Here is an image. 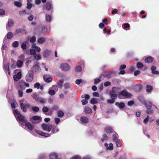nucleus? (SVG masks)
<instances>
[{"label":"nucleus","instance_id":"40","mask_svg":"<svg viewBox=\"0 0 159 159\" xmlns=\"http://www.w3.org/2000/svg\"><path fill=\"white\" fill-rule=\"evenodd\" d=\"M108 139V138L106 134H104L103 136V138L102 139V140L104 142V141L107 140Z\"/></svg>","mask_w":159,"mask_h":159},{"label":"nucleus","instance_id":"61","mask_svg":"<svg viewBox=\"0 0 159 159\" xmlns=\"http://www.w3.org/2000/svg\"><path fill=\"white\" fill-rule=\"evenodd\" d=\"M113 99H108L107 100L108 103L109 104L113 103L115 101Z\"/></svg>","mask_w":159,"mask_h":159},{"label":"nucleus","instance_id":"2","mask_svg":"<svg viewBox=\"0 0 159 159\" xmlns=\"http://www.w3.org/2000/svg\"><path fill=\"white\" fill-rule=\"evenodd\" d=\"M33 79V73L32 71H29L25 77V80L28 82H31Z\"/></svg>","mask_w":159,"mask_h":159},{"label":"nucleus","instance_id":"46","mask_svg":"<svg viewBox=\"0 0 159 159\" xmlns=\"http://www.w3.org/2000/svg\"><path fill=\"white\" fill-rule=\"evenodd\" d=\"M34 87L36 88L37 89H39L40 86V84L39 82L36 83L34 84Z\"/></svg>","mask_w":159,"mask_h":159},{"label":"nucleus","instance_id":"8","mask_svg":"<svg viewBox=\"0 0 159 159\" xmlns=\"http://www.w3.org/2000/svg\"><path fill=\"white\" fill-rule=\"evenodd\" d=\"M32 70L37 73H39L41 71V69L39 66L37 64L34 65L32 67Z\"/></svg>","mask_w":159,"mask_h":159},{"label":"nucleus","instance_id":"31","mask_svg":"<svg viewBox=\"0 0 159 159\" xmlns=\"http://www.w3.org/2000/svg\"><path fill=\"white\" fill-rule=\"evenodd\" d=\"M64 115V113L62 111H59L57 112V116L59 117H61L63 116Z\"/></svg>","mask_w":159,"mask_h":159},{"label":"nucleus","instance_id":"32","mask_svg":"<svg viewBox=\"0 0 159 159\" xmlns=\"http://www.w3.org/2000/svg\"><path fill=\"white\" fill-rule=\"evenodd\" d=\"M57 157L56 154L55 153H52L50 155V158H51V159H61L60 158L57 159Z\"/></svg>","mask_w":159,"mask_h":159},{"label":"nucleus","instance_id":"10","mask_svg":"<svg viewBox=\"0 0 159 159\" xmlns=\"http://www.w3.org/2000/svg\"><path fill=\"white\" fill-rule=\"evenodd\" d=\"M41 127L43 130L48 132L50 131V126L49 125L44 123L42 125Z\"/></svg>","mask_w":159,"mask_h":159},{"label":"nucleus","instance_id":"13","mask_svg":"<svg viewBox=\"0 0 159 159\" xmlns=\"http://www.w3.org/2000/svg\"><path fill=\"white\" fill-rule=\"evenodd\" d=\"M52 89L50 90V95H53L55 94L57 90V86H54L52 87Z\"/></svg>","mask_w":159,"mask_h":159},{"label":"nucleus","instance_id":"9","mask_svg":"<svg viewBox=\"0 0 159 159\" xmlns=\"http://www.w3.org/2000/svg\"><path fill=\"white\" fill-rule=\"evenodd\" d=\"M21 77V73L20 72H18L17 75H15L13 76L14 80L16 82L18 81Z\"/></svg>","mask_w":159,"mask_h":159},{"label":"nucleus","instance_id":"5","mask_svg":"<svg viewBox=\"0 0 159 159\" xmlns=\"http://www.w3.org/2000/svg\"><path fill=\"white\" fill-rule=\"evenodd\" d=\"M24 99H21L19 101V102L21 109L23 112H25L27 111V109L25 107V104L23 103V102H24Z\"/></svg>","mask_w":159,"mask_h":159},{"label":"nucleus","instance_id":"28","mask_svg":"<svg viewBox=\"0 0 159 159\" xmlns=\"http://www.w3.org/2000/svg\"><path fill=\"white\" fill-rule=\"evenodd\" d=\"M23 62L21 61L18 60L17 62L16 65L19 68L21 67L23 65Z\"/></svg>","mask_w":159,"mask_h":159},{"label":"nucleus","instance_id":"27","mask_svg":"<svg viewBox=\"0 0 159 159\" xmlns=\"http://www.w3.org/2000/svg\"><path fill=\"white\" fill-rule=\"evenodd\" d=\"M33 98L37 101H39L40 98H39V96L36 93H34L32 96Z\"/></svg>","mask_w":159,"mask_h":159},{"label":"nucleus","instance_id":"43","mask_svg":"<svg viewBox=\"0 0 159 159\" xmlns=\"http://www.w3.org/2000/svg\"><path fill=\"white\" fill-rule=\"evenodd\" d=\"M45 20L47 22H50V15L47 14L45 15Z\"/></svg>","mask_w":159,"mask_h":159},{"label":"nucleus","instance_id":"20","mask_svg":"<svg viewBox=\"0 0 159 159\" xmlns=\"http://www.w3.org/2000/svg\"><path fill=\"white\" fill-rule=\"evenodd\" d=\"M81 121L83 123H87L88 122V118L85 116H83L81 118Z\"/></svg>","mask_w":159,"mask_h":159},{"label":"nucleus","instance_id":"37","mask_svg":"<svg viewBox=\"0 0 159 159\" xmlns=\"http://www.w3.org/2000/svg\"><path fill=\"white\" fill-rule=\"evenodd\" d=\"M136 66L138 68H142L143 66L142 63L140 62H138L137 63Z\"/></svg>","mask_w":159,"mask_h":159},{"label":"nucleus","instance_id":"64","mask_svg":"<svg viewBox=\"0 0 159 159\" xmlns=\"http://www.w3.org/2000/svg\"><path fill=\"white\" fill-rule=\"evenodd\" d=\"M71 159H81V157L79 156H76L72 157Z\"/></svg>","mask_w":159,"mask_h":159},{"label":"nucleus","instance_id":"38","mask_svg":"<svg viewBox=\"0 0 159 159\" xmlns=\"http://www.w3.org/2000/svg\"><path fill=\"white\" fill-rule=\"evenodd\" d=\"M75 70L77 72H80L82 70V67L80 66H78L75 67Z\"/></svg>","mask_w":159,"mask_h":159},{"label":"nucleus","instance_id":"29","mask_svg":"<svg viewBox=\"0 0 159 159\" xmlns=\"http://www.w3.org/2000/svg\"><path fill=\"white\" fill-rule=\"evenodd\" d=\"M14 4L16 6L19 7H20L22 5L21 3L18 1H15Z\"/></svg>","mask_w":159,"mask_h":159},{"label":"nucleus","instance_id":"45","mask_svg":"<svg viewBox=\"0 0 159 159\" xmlns=\"http://www.w3.org/2000/svg\"><path fill=\"white\" fill-rule=\"evenodd\" d=\"M45 8L48 11L50 10V2H48L45 6Z\"/></svg>","mask_w":159,"mask_h":159},{"label":"nucleus","instance_id":"62","mask_svg":"<svg viewBox=\"0 0 159 159\" xmlns=\"http://www.w3.org/2000/svg\"><path fill=\"white\" fill-rule=\"evenodd\" d=\"M113 140L114 141H115V142H116V141L119 140L117 138V136L115 134L113 135Z\"/></svg>","mask_w":159,"mask_h":159},{"label":"nucleus","instance_id":"55","mask_svg":"<svg viewBox=\"0 0 159 159\" xmlns=\"http://www.w3.org/2000/svg\"><path fill=\"white\" fill-rule=\"evenodd\" d=\"M54 121L55 123L56 124H58L60 122V120L58 118H56L54 119Z\"/></svg>","mask_w":159,"mask_h":159},{"label":"nucleus","instance_id":"25","mask_svg":"<svg viewBox=\"0 0 159 159\" xmlns=\"http://www.w3.org/2000/svg\"><path fill=\"white\" fill-rule=\"evenodd\" d=\"M105 131L108 133H110L112 132V129L110 127H107L105 128Z\"/></svg>","mask_w":159,"mask_h":159},{"label":"nucleus","instance_id":"18","mask_svg":"<svg viewBox=\"0 0 159 159\" xmlns=\"http://www.w3.org/2000/svg\"><path fill=\"white\" fill-rule=\"evenodd\" d=\"M153 61V59L151 57H149L146 58L145 60V62L150 63L152 62Z\"/></svg>","mask_w":159,"mask_h":159},{"label":"nucleus","instance_id":"51","mask_svg":"<svg viewBox=\"0 0 159 159\" xmlns=\"http://www.w3.org/2000/svg\"><path fill=\"white\" fill-rule=\"evenodd\" d=\"M82 97L84 98L85 99L89 100L90 98V96L88 94H85L84 95H82Z\"/></svg>","mask_w":159,"mask_h":159},{"label":"nucleus","instance_id":"24","mask_svg":"<svg viewBox=\"0 0 159 159\" xmlns=\"http://www.w3.org/2000/svg\"><path fill=\"white\" fill-rule=\"evenodd\" d=\"M146 89L147 92L150 93L152 90V87L150 85H148L146 86Z\"/></svg>","mask_w":159,"mask_h":159},{"label":"nucleus","instance_id":"52","mask_svg":"<svg viewBox=\"0 0 159 159\" xmlns=\"http://www.w3.org/2000/svg\"><path fill=\"white\" fill-rule=\"evenodd\" d=\"M32 6V4L31 3H27V5L26 8L28 10H30L31 9Z\"/></svg>","mask_w":159,"mask_h":159},{"label":"nucleus","instance_id":"63","mask_svg":"<svg viewBox=\"0 0 159 159\" xmlns=\"http://www.w3.org/2000/svg\"><path fill=\"white\" fill-rule=\"evenodd\" d=\"M18 94L19 97H21L22 96L23 92L22 90H19L18 91Z\"/></svg>","mask_w":159,"mask_h":159},{"label":"nucleus","instance_id":"39","mask_svg":"<svg viewBox=\"0 0 159 159\" xmlns=\"http://www.w3.org/2000/svg\"><path fill=\"white\" fill-rule=\"evenodd\" d=\"M47 28L46 26H43L42 27V32L44 34L47 31Z\"/></svg>","mask_w":159,"mask_h":159},{"label":"nucleus","instance_id":"50","mask_svg":"<svg viewBox=\"0 0 159 159\" xmlns=\"http://www.w3.org/2000/svg\"><path fill=\"white\" fill-rule=\"evenodd\" d=\"M149 118V116H148L147 117V118L143 120V122L144 124H147L148 123V121Z\"/></svg>","mask_w":159,"mask_h":159},{"label":"nucleus","instance_id":"1","mask_svg":"<svg viewBox=\"0 0 159 159\" xmlns=\"http://www.w3.org/2000/svg\"><path fill=\"white\" fill-rule=\"evenodd\" d=\"M13 112L17 120L19 121L20 125L24 126V123L27 121L25 116L21 115L17 109L14 110Z\"/></svg>","mask_w":159,"mask_h":159},{"label":"nucleus","instance_id":"17","mask_svg":"<svg viewBox=\"0 0 159 159\" xmlns=\"http://www.w3.org/2000/svg\"><path fill=\"white\" fill-rule=\"evenodd\" d=\"M84 112L86 114H90L92 113V109L89 107H86L84 109Z\"/></svg>","mask_w":159,"mask_h":159},{"label":"nucleus","instance_id":"48","mask_svg":"<svg viewBox=\"0 0 159 159\" xmlns=\"http://www.w3.org/2000/svg\"><path fill=\"white\" fill-rule=\"evenodd\" d=\"M111 98L112 99L114 100L117 97V94L115 93L112 94V93H111Z\"/></svg>","mask_w":159,"mask_h":159},{"label":"nucleus","instance_id":"57","mask_svg":"<svg viewBox=\"0 0 159 159\" xmlns=\"http://www.w3.org/2000/svg\"><path fill=\"white\" fill-rule=\"evenodd\" d=\"M5 11L3 9H0V15H3L5 14Z\"/></svg>","mask_w":159,"mask_h":159},{"label":"nucleus","instance_id":"26","mask_svg":"<svg viewBox=\"0 0 159 159\" xmlns=\"http://www.w3.org/2000/svg\"><path fill=\"white\" fill-rule=\"evenodd\" d=\"M12 45L14 48H17L19 46V42L17 41H15L12 43Z\"/></svg>","mask_w":159,"mask_h":159},{"label":"nucleus","instance_id":"15","mask_svg":"<svg viewBox=\"0 0 159 159\" xmlns=\"http://www.w3.org/2000/svg\"><path fill=\"white\" fill-rule=\"evenodd\" d=\"M134 89L137 91H139L142 89V86L141 84H138L134 86Z\"/></svg>","mask_w":159,"mask_h":159},{"label":"nucleus","instance_id":"23","mask_svg":"<svg viewBox=\"0 0 159 159\" xmlns=\"http://www.w3.org/2000/svg\"><path fill=\"white\" fill-rule=\"evenodd\" d=\"M45 38H41L38 39L37 42L39 43L42 44L45 42Z\"/></svg>","mask_w":159,"mask_h":159},{"label":"nucleus","instance_id":"47","mask_svg":"<svg viewBox=\"0 0 159 159\" xmlns=\"http://www.w3.org/2000/svg\"><path fill=\"white\" fill-rule=\"evenodd\" d=\"M32 110L34 112H38L39 110V108L37 107H32Z\"/></svg>","mask_w":159,"mask_h":159},{"label":"nucleus","instance_id":"3","mask_svg":"<svg viewBox=\"0 0 159 159\" xmlns=\"http://www.w3.org/2000/svg\"><path fill=\"white\" fill-rule=\"evenodd\" d=\"M20 87L22 89H25L26 87L29 88L30 87V84L27 83H26L24 81L21 80L19 83Z\"/></svg>","mask_w":159,"mask_h":159},{"label":"nucleus","instance_id":"12","mask_svg":"<svg viewBox=\"0 0 159 159\" xmlns=\"http://www.w3.org/2000/svg\"><path fill=\"white\" fill-rule=\"evenodd\" d=\"M36 132L39 135L45 137H48L49 136V134L47 133L43 132L42 131L36 130Z\"/></svg>","mask_w":159,"mask_h":159},{"label":"nucleus","instance_id":"42","mask_svg":"<svg viewBox=\"0 0 159 159\" xmlns=\"http://www.w3.org/2000/svg\"><path fill=\"white\" fill-rule=\"evenodd\" d=\"M19 14L20 16H23L26 14V12L25 10H22L19 12Z\"/></svg>","mask_w":159,"mask_h":159},{"label":"nucleus","instance_id":"14","mask_svg":"<svg viewBox=\"0 0 159 159\" xmlns=\"http://www.w3.org/2000/svg\"><path fill=\"white\" fill-rule=\"evenodd\" d=\"M3 67L6 73H7V71L8 75H10V73L9 68L8 65L5 64H3Z\"/></svg>","mask_w":159,"mask_h":159},{"label":"nucleus","instance_id":"41","mask_svg":"<svg viewBox=\"0 0 159 159\" xmlns=\"http://www.w3.org/2000/svg\"><path fill=\"white\" fill-rule=\"evenodd\" d=\"M33 119L34 120H40L42 119L41 117L38 116H34L33 117Z\"/></svg>","mask_w":159,"mask_h":159},{"label":"nucleus","instance_id":"19","mask_svg":"<svg viewBox=\"0 0 159 159\" xmlns=\"http://www.w3.org/2000/svg\"><path fill=\"white\" fill-rule=\"evenodd\" d=\"M116 105L119 107L120 109H122L125 106V104L123 102H120L119 103L118 102H116Z\"/></svg>","mask_w":159,"mask_h":159},{"label":"nucleus","instance_id":"56","mask_svg":"<svg viewBox=\"0 0 159 159\" xmlns=\"http://www.w3.org/2000/svg\"><path fill=\"white\" fill-rule=\"evenodd\" d=\"M82 102L83 105H85L88 103V101L87 99H83L82 100Z\"/></svg>","mask_w":159,"mask_h":159},{"label":"nucleus","instance_id":"16","mask_svg":"<svg viewBox=\"0 0 159 159\" xmlns=\"http://www.w3.org/2000/svg\"><path fill=\"white\" fill-rule=\"evenodd\" d=\"M156 66H152L151 67V69L152 71V73L153 74L155 75H157L159 74V72L157 70H156Z\"/></svg>","mask_w":159,"mask_h":159},{"label":"nucleus","instance_id":"34","mask_svg":"<svg viewBox=\"0 0 159 159\" xmlns=\"http://www.w3.org/2000/svg\"><path fill=\"white\" fill-rule=\"evenodd\" d=\"M49 51L48 50H45L43 53V56L45 57H47L48 56L49 54Z\"/></svg>","mask_w":159,"mask_h":159},{"label":"nucleus","instance_id":"58","mask_svg":"<svg viewBox=\"0 0 159 159\" xmlns=\"http://www.w3.org/2000/svg\"><path fill=\"white\" fill-rule=\"evenodd\" d=\"M64 86L66 89H69L70 88V85L69 83H65Z\"/></svg>","mask_w":159,"mask_h":159},{"label":"nucleus","instance_id":"30","mask_svg":"<svg viewBox=\"0 0 159 159\" xmlns=\"http://www.w3.org/2000/svg\"><path fill=\"white\" fill-rule=\"evenodd\" d=\"M43 79L44 81L46 82L49 83L50 82V77H48L47 75H45L43 76Z\"/></svg>","mask_w":159,"mask_h":159},{"label":"nucleus","instance_id":"7","mask_svg":"<svg viewBox=\"0 0 159 159\" xmlns=\"http://www.w3.org/2000/svg\"><path fill=\"white\" fill-rule=\"evenodd\" d=\"M14 25V21L11 19L8 20V23L6 25V28L7 30H9L10 27H12Z\"/></svg>","mask_w":159,"mask_h":159},{"label":"nucleus","instance_id":"35","mask_svg":"<svg viewBox=\"0 0 159 159\" xmlns=\"http://www.w3.org/2000/svg\"><path fill=\"white\" fill-rule=\"evenodd\" d=\"M25 30L22 29H18L16 30L15 34H17L19 33H22Z\"/></svg>","mask_w":159,"mask_h":159},{"label":"nucleus","instance_id":"44","mask_svg":"<svg viewBox=\"0 0 159 159\" xmlns=\"http://www.w3.org/2000/svg\"><path fill=\"white\" fill-rule=\"evenodd\" d=\"M34 58L35 59L37 60H39L41 59V57L39 54L35 55L34 56Z\"/></svg>","mask_w":159,"mask_h":159},{"label":"nucleus","instance_id":"54","mask_svg":"<svg viewBox=\"0 0 159 159\" xmlns=\"http://www.w3.org/2000/svg\"><path fill=\"white\" fill-rule=\"evenodd\" d=\"M101 81V80L100 78L96 79L94 80V84H97Z\"/></svg>","mask_w":159,"mask_h":159},{"label":"nucleus","instance_id":"33","mask_svg":"<svg viewBox=\"0 0 159 159\" xmlns=\"http://www.w3.org/2000/svg\"><path fill=\"white\" fill-rule=\"evenodd\" d=\"M90 102L91 104H93L97 103L98 101L96 98H93L91 99Z\"/></svg>","mask_w":159,"mask_h":159},{"label":"nucleus","instance_id":"53","mask_svg":"<svg viewBox=\"0 0 159 159\" xmlns=\"http://www.w3.org/2000/svg\"><path fill=\"white\" fill-rule=\"evenodd\" d=\"M30 53L32 55L34 56L36 55V51L34 49H31L30 50Z\"/></svg>","mask_w":159,"mask_h":159},{"label":"nucleus","instance_id":"21","mask_svg":"<svg viewBox=\"0 0 159 159\" xmlns=\"http://www.w3.org/2000/svg\"><path fill=\"white\" fill-rule=\"evenodd\" d=\"M13 36V33L11 32H8L7 35V37L8 39H10Z\"/></svg>","mask_w":159,"mask_h":159},{"label":"nucleus","instance_id":"22","mask_svg":"<svg viewBox=\"0 0 159 159\" xmlns=\"http://www.w3.org/2000/svg\"><path fill=\"white\" fill-rule=\"evenodd\" d=\"M21 48L23 51H25L27 48L26 42L22 43L21 45Z\"/></svg>","mask_w":159,"mask_h":159},{"label":"nucleus","instance_id":"11","mask_svg":"<svg viewBox=\"0 0 159 159\" xmlns=\"http://www.w3.org/2000/svg\"><path fill=\"white\" fill-rule=\"evenodd\" d=\"M25 125L27 127L28 129L31 131L34 127V125L32 124L30 122H26L25 123Z\"/></svg>","mask_w":159,"mask_h":159},{"label":"nucleus","instance_id":"6","mask_svg":"<svg viewBox=\"0 0 159 159\" xmlns=\"http://www.w3.org/2000/svg\"><path fill=\"white\" fill-rule=\"evenodd\" d=\"M60 68L61 70L64 71H67L70 69V66L66 63H63L61 64Z\"/></svg>","mask_w":159,"mask_h":159},{"label":"nucleus","instance_id":"4","mask_svg":"<svg viewBox=\"0 0 159 159\" xmlns=\"http://www.w3.org/2000/svg\"><path fill=\"white\" fill-rule=\"evenodd\" d=\"M141 102L146 106V107L148 109H150L152 105V103L150 102L146 103L145 101L143 99L140 100Z\"/></svg>","mask_w":159,"mask_h":159},{"label":"nucleus","instance_id":"59","mask_svg":"<svg viewBox=\"0 0 159 159\" xmlns=\"http://www.w3.org/2000/svg\"><path fill=\"white\" fill-rule=\"evenodd\" d=\"M116 145L117 147H120L121 146V144L119 140L116 141Z\"/></svg>","mask_w":159,"mask_h":159},{"label":"nucleus","instance_id":"36","mask_svg":"<svg viewBox=\"0 0 159 159\" xmlns=\"http://www.w3.org/2000/svg\"><path fill=\"white\" fill-rule=\"evenodd\" d=\"M113 144L111 143H110L109 144V146L107 147L106 148L107 149L111 150L113 149Z\"/></svg>","mask_w":159,"mask_h":159},{"label":"nucleus","instance_id":"49","mask_svg":"<svg viewBox=\"0 0 159 159\" xmlns=\"http://www.w3.org/2000/svg\"><path fill=\"white\" fill-rule=\"evenodd\" d=\"M30 41L31 43H34L36 41V38L35 36H33L30 39Z\"/></svg>","mask_w":159,"mask_h":159},{"label":"nucleus","instance_id":"60","mask_svg":"<svg viewBox=\"0 0 159 159\" xmlns=\"http://www.w3.org/2000/svg\"><path fill=\"white\" fill-rule=\"evenodd\" d=\"M34 18V16L32 15H30L28 17V20L30 21L32 20Z\"/></svg>","mask_w":159,"mask_h":159}]
</instances>
